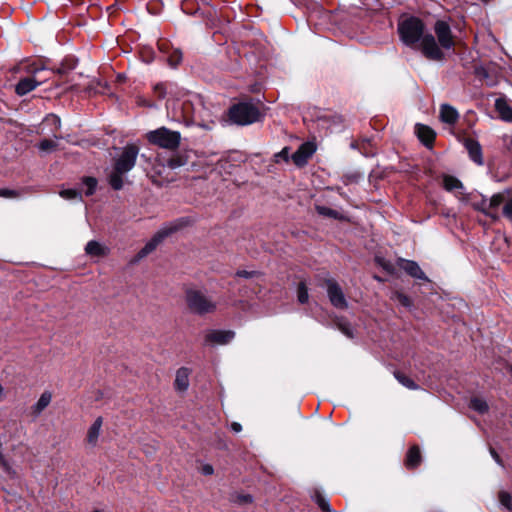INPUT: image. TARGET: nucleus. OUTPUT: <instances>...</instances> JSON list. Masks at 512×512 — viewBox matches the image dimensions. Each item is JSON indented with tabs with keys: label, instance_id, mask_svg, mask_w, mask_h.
Instances as JSON below:
<instances>
[{
	"label": "nucleus",
	"instance_id": "15",
	"mask_svg": "<svg viewBox=\"0 0 512 512\" xmlns=\"http://www.w3.org/2000/svg\"><path fill=\"white\" fill-rule=\"evenodd\" d=\"M399 266L411 277L421 280H427L425 273L422 271L418 263H416L415 261L401 259L399 261Z\"/></svg>",
	"mask_w": 512,
	"mask_h": 512
},
{
	"label": "nucleus",
	"instance_id": "18",
	"mask_svg": "<svg viewBox=\"0 0 512 512\" xmlns=\"http://www.w3.org/2000/svg\"><path fill=\"white\" fill-rule=\"evenodd\" d=\"M495 109L499 117L506 122H512V107L506 98H498L495 100Z\"/></svg>",
	"mask_w": 512,
	"mask_h": 512
},
{
	"label": "nucleus",
	"instance_id": "24",
	"mask_svg": "<svg viewBox=\"0 0 512 512\" xmlns=\"http://www.w3.org/2000/svg\"><path fill=\"white\" fill-rule=\"evenodd\" d=\"M421 461L420 450L417 446H413L407 453L406 466L408 468H415Z\"/></svg>",
	"mask_w": 512,
	"mask_h": 512
},
{
	"label": "nucleus",
	"instance_id": "30",
	"mask_svg": "<svg viewBox=\"0 0 512 512\" xmlns=\"http://www.w3.org/2000/svg\"><path fill=\"white\" fill-rule=\"evenodd\" d=\"M60 196L66 200H81V194L75 189H64L60 191Z\"/></svg>",
	"mask_w": 512,
	"mask_h": 512
},
{
	"label": "nucleus",
	"instance_id": "28",
	"mask_svg": "<svg viewBox=\"0 0 512 512\" xmlns=\"http://www.w3.org/2000/svg\"><path fill=\"white\" fill-rule=\"evenodd\" d=\"M230 500L238 505H246L250 504L253 501V497L250 494H233L231 495Z\"/></svg>",
	"mask_w": 512,
	"mask_h": 512
},
{
	"label": "nucleus",
	"instance_id": "39",
	"mask_svg": "<svg viewBox=\"0 0 512 512\" xmlns=\"http://www.w3.org/2000/svg\"><path fill=\"white\" fill-rule=\"evenodd\" d=\"M255 275L254 271L239 270L236 272V276L242 278H251Z\"/></svg>",
	"mask_w": 512,
	"mask_h": 512
},
{
	"label": "nucleus",
	"instance_id": "23",
	"mask_svg": "<svg viewBox=\"0 0 512 512\" xmlns=\"http://www.w3.org/2000/svg\"><path fill=\"white\" fill-rule=\"evenodd\" d=\"M443 187L445 190L449 192H454L456 190H462L463 184L462 182L454 176L444 175L443 176Z\"/></svg>",
	"mask_w": 512,
	"mask_h": 512
},
{
	"label": "nucleus",
	"instance_id": "10",
	"mask_svg": "<svg viewBox=\"0 0 512 512\" xmlns=\"http://www.w3.org/2000/svg\"><path fill=\"white\" fill-rule=\"evenodd\" d=\"M434 31L442 48L451 49L454 46L452 31L447 22L438 20L434 25Z\"/></svg>",
	"mask_w": 512,
	"mask_h": 512
},
{
	"label": "nucleus",
	"instance_id": "36",
	"mask_svg": "<svg viewBox=\"0 0 512 512\" xmlns=\"http://www.w3.org/2000/svg\"><path fill=\"white\" fill-rule=\"evenodd\" d=\"M503 214L512 222V199L508 200L503 206Z\"/></svg>",
	"mask_w": 512,
	"mask_h": 512
},
{
	"label": "nucleus",
	"instance_id": "3",
	"mask_svg": "<svg viewBox=\"0 0 512 512\" xmlns=\"http://www.w3.org/2000/svg\"><path fill=\"white\" fill-rule=\"evenodd\" d=\"M398 32L400 35L401 41L409 46L415 47L424 34V24L423 22L416 18L410 17L402 20L398 25Z\"/></svg>",
	"mask_w": 512,
	"mask_h": 512
},
{
	"label": "nucleus",
	"instance_id": "43",
	"mask_svg": "<svg viewBox=\"0 0 512 512\" xmlns=\"http://www.w3.org/2000/svg\"><path fill=\"white\" fill-rule=\"evenodd\" d=\"M48 119H50V120H51V122H52L55 126H57L58 128H60V126H61V120H60V118H59L58 116H56V115H53V114H52V115H50V116L48 117Z\"/></svg>",
	"mask_w": 512,
	"mask_h": 512
},
{
	"label": "nucleus",
	"instance_id": "46",
	"mask_svg": "<svg viewBox=\"0 0 512 512\" xmlns=\"http://www.w3.org/2000/svg\"><path fill=\"white\" fill-rule=\"evenodd\" d=\"M45 72H48V73H50V74H51V73H53V72H54V70H51V69H47V68H46V71H45ZM55 72H56V73H58V74H63V73H65V68H64V67L58 68L57 70H55Z\"/></svg>",
	"mask_w": 512,
	"mask_h": 512
},
{
	"label": "nucleus",
	"instance_id": "44",
	"mask_svg": "<svg viewBox=\"0 0 512 512\" xmlns=\"http://www.w3.org/2000/svg\"><path fill=\"white\" fill-rule=\"evenodd\" d=\"M398 299L401 302V304H403L404 306H409L410 305V300H409V298L407 296L399 294L398 295Z\"/></svg>",
	"mask_w": 512,
	"mask_h": 512
},
{
	"label": "nucleus",
	"instance_id": "31",
	"mask_svg": "<svg viewBox=\"0 0 512 512\" xmlns=\"http://www.w3.org/2000/svg\"><path fill=\"white\" fill-rule=\"evenodd\" d=\"M83 185L85 187V194L87 196H90L94 193L96 189L97 181L95 178L87 177L83 180Z\"/></svg>",
	"mask_w": 512,
	"mask_h": 512
},
{
	"label": "nucleus",
	"instance_id": "17",
	"mask_svg": "<svg viewBox=\"0 0 512 512\" xmlns=\"http://www.w3.org/2000/svg\"><path fill=\"white\" fill-rule=\"evenodd\" d=\"M415 132L419 138V140L426 146H429L433 143L435 139V132L429 126L423 124H416Z\"/></svg>",
	"mask_w": 512,
	"mask_h": 512
},
{
	"label": "nucleus",
	"instance_id": "9",
	"mask_svg": "<svg viewBox=\"0 0 512 512\" xmlns=\"http://www.w3.org/2000/svg\"><path fill=\"white\" fill-rule=\"evenodd\" d=\"M327 294L331 304L338 309H345L348 306L345 295L341 287L334 280H327Z\"/></svg>",
	"mask_w": 512,
	"mask_h": 512
},
{
	"label": "nucleus",
	"instance_id": "42",
	"mask_svg": "<svg viewBox=\"0 0 512 512\" xmlns=\"http://www.w3.org/2000/svg\"><path fill=\"white\" fill-rule=\"evenodd\" d=\"M490 454L498 465L503 466V462H502L500 456L493 448H490Z\"/></svg>",
	"mask_w": 512,
	"mask_h": 512
},
{
	"label": "nucleus",
	"instance_id": "25",
	"mask_svg": "<svg viewBox=\"0 0 512 512\" xmlns=\"http://www.w3.org/2000/svg\"><path fill=\"white\" fill-rule=\"evenodd\" d=\"M470 408L483 414L488 411V404L483 398L473 397L470 400Z\"/></svg>",
	"mask_w": 512,
	"mask_h": 512
},
{
	"label": "nucleus",
	"instance_id": "45",
	"mask_svg": "<svg viewBox=\"0 0 512 512\" xmlns=\"http://www.w3.org/2000/svg\"><path fill=\"white\" fill-rule=\"evenodd\" d=\"M231 429H232L234 432L238 433V432H240V431L242 430V426H241V424H240V423H238V422H233V423L231 424Z\"/></svg>",
	"mask_w": 512,
	"mask_h": 512
},
{
	"label": "nucleus",
	"instance_id": "41",
	"mask_svg": "<svg viewBox=\"0 0 512 512\" xmlns=\"http://www.w3.org/2000/svg\"><path fill=\"white\" fill-rule=\"evenodd\" d=\"M201 472L204 475H212L213 472H214V469H213V467L210 464H205V465L202 466Z\"/></svg>",
	"mask_w": 512,
	"mask_h": 512
},
{
	"label": "nucleus",
	"instance_id": "20",
	"mask_svg": "<svg viewBox=\"0 0 512 512\" xmlns=\"http://www.w3.org/2000/svg\"><path fill=\"white\" fill-rule=\"evenodd\" d=\"M102 424H103L102 417H97L87 431L86 440H87L88 444H90L93 447L97 445V442H98V439L100 436V432H101V428H102Z\"/></svg>",
	"mask_w": 512,
	"mask_h": 512
},
{
	"label": "nucleus",
	"instance_id": "19",
	"mask_svg": "<svg viewBox=\"0 0 512 512\" xmlns=\"http://www.w3.org/2000/svg\"><path fill=\"white\" fill-rule=\"evenodd\" d=\"M52 393L50 391H44L38 401L31 407V412L34 418H37L51 403Z\"/></svg>",
	"mask_w": 512,
	"mask_h": 512
},
{
	"label": "nucleus",
	"instance_id": "2",
	"mask_svg": "<svg viewBox=\"0 0 512 512\" xmlns=\"http://www.w3.org/2000/svg\"><path fill=\"white\" fill-rule=\"evenodd\" d=\"M185 298L187 307L193 314L202 316L214 313L217 309L216 301L201 290L189 289Z\"/></svg>",
	"mask_w": 512,
	"mask_h": 512
},
{
	"label": "nucleus",
	"instance_id": "6",
	"mask_svg": "<svg viewBox=\"0 0 512 512\" xmlns=\"http://www.w3.org/2000/svg\"><path fill=\"white\" fill-rule=\"evenodd\" d=\"M149 143L164 149L175 150L179 147L181 134L178 131L160 127L146 134Z\"/></svg>",
	"mask_w": 512,
	"mask_h": 512
},
{
	"label": "nucleus",
	"instance_id": "26",
	"mask_svg": "<svg viewBox=\"0 0 512 512\" xmlns=\"http://www.w3.org/2000/svg\"><path fill=\"white\" fill-rule=\"evenodd\" d=\"M394 376L398 380V382L401 383L406 388L411 389V390L418 389V385L408 376H406L400 372H395Z\"/></svg>",
	"mask_w": 512,
	"mask_h": 512
},
{
	"label": "nucleus",
	"instance_id": "1",
	"mask_svg": "<svg viewBox=\"0 0 512 512\" xmlns=\"http://www.w3.org/2000/svg\"><path fill=\"white\" fill-rule=\"evenodd\" d=\"M139 149L134 144H128L122 148L121 153L115 158L111 173L108 176L109 184L114 190H120L124 184V176L135 166Z\"/></svg>",
	"mask_w": 512,
	"mask_h": 512
},
{
	"label": "nucleus",
	"instance_id": "33",
	"mask_svg": "<svg viewBox=\"0 0 512 512\" xmlns=\"http://www.w3.org/2000/svg\"><path fill=\"white\" fill-rule=\"evenodd\" d=\"M39 149L43 152H49L57 147V143L54 140L43 139L38 145Z\"/></svg>",
	"mask_w": 512,
	"mask_h": 512
},
{
	"label": "nucleus",
	"instance_id": "34",
	"mask_svg": "<svg viewBox=\"0 0 512 512\" xmlns=\"http://www.w3.org/2000/svg\"><path fill=\"white\" fill-rule=\"evenodd\" d=\"M185 164H186V160L183 157H181V156L171 157L167 161V166L170 169H176V168H179L181 166H184Z\"/></svg>",
	"mask_w": 512,
	"mask_h": 512
},
{
	"label": "nucleus",
	"instance_id": "22",
	"mask_svg": "<svg viewBox=\"0 0 512 512\" xmlns=\"http://www.w3.org/2000/svg\"><path fill=\"white\" fill-rule=\"evenodd\" d=\"M504 201L502 194H495L489 200L484 199L482 201L481 210L486 214H490L489 210L499 207Z\"/></svg>",
	"mask_w": 512,
	"mask_h": 512
},
{
	"label": "nucleus",
	"instance_id": "12",
	"mask_svg": "<svg viewBox=\"0 0 512 512\" xmlns=\"http://www.w3.org/2000/svg\"><path fill=\"white\" fill-rule=\"evenodd\" d=\"M235 333L230 330H212L207 333L205 340L216 345H225L233 340Z\"/></svg>",
	"mask_w": 512,
	"mask_h": 512
},
{
	"label": "nucleus",
	"instance_id": "4",
	"mask_svg": "<svg viewBox=\"0 0 512 512\" xmlns=\"http://www.w3.org/2000/svg\"><path fill=\"white\" fill-rule=\"evenodd\" d=\"M188 219L181 218L162 227L153 238L137 253L136 259L141 260L153 252L156 247L169 235L180 230L188 224Z\"/></svg>",
	"mask_w": 512,
	"mask_h": 512
},
{
	"label": "nucleus",
	"instance_id": "7",
	"mask_svg": "<svg viewBox=\"0 0 512 512\" xmlns=\"http://www.w3.org/2000/svg\"><path fill=\"white\" fill-rule=\"evenodd\" d=\"M31 76L21 79L15 87V92L19 96H24L29 92L33 91L39 85L45 83L49 76H42V73L46 71V67L44 66H35L32 65L30 67Z\"/></svg>",
	"mask_w": 512,
	"mask_h": 512
},
{
	"label": "nucleus",
	"instance_id": "27",
	"mask_svg": "<svg viewBox=\"0 0 512 512\" xmlns=\"http://www.w3.org/2000/svg\"><path fill=\"white\" fill-rule=\"evenodd\" d=\"M336 326L348 338L354 337L353 328L346 320L337 319Z\"/></svg>",
	"mask_w": 512,
	"mask_h": 512
},
{
	"label": "nucleus",
	"instance_id": "8",
	"mask_svg": "<svg viewBox=\"0 0 512 512\" xmlns=\"http://www.w3.org/2000/svg\"><path fill=\"white\" fill-rule=\"evenodd\" d=\"M419 42L421 51L426 58L434 61L443 59L444 54L432 34H425Z\"/></svg>",
	"mask_w": 512,
	"mask_h": 512
},
{
	"label": "nucleus",
	"instance_id": "38",
	"mask_svg": "<svg viewBox=\"0 0 512 512\" xmlns=\"http://www.w3.org/2000/svg\"><path fill=\"white\" fill-rule=\"evenodd\" d=\"M0 196L6 197V198H11V197L17 196V193L14 190L0 189Z\"/></svg>",
	"mask_w": 512,
	"mask_h": 512
},
{
	"label": "nucleus",
	"instance_id": "13",
	"mask_svg": "<svg viewBox=\"0 0 512 512\" xmlns=\"http://www.w3.org/2000/svg\"><path fill=\"white\" fill-rule=\"evenodd\" d=\"M439 118L443 123L453 126L459 120V112L455 107L444 103L440 105Z\"/></svg>",
	"mask_w": 512,
	"mask_h": 512
},
{
	"label": "nucleus",
	"instance_id": "37",
	"mask_svg": "<svg viewBox=\"0 0 512 512\" xmlns=\"http://www.w3.org/2000/svg\"><path fill=\"white\" fill-rule=\"evenodd\" d=\"M275 157L277 158V161H279V159H283L285 162H287L289 160V148L284 147L279 153L275 155Z\"/></svg>",
	"mask_w": 512,
	"mask_h": 512
},
{
	"label": "nucleus",
	"instance_id": "29",
	"mask_svg": "<svg viewBox=\"0 0 512 512\" xmlns=\"http://www.w3.org/2000/svg\"><path fill=\"white\" fill-rule=\"evenodd\" d=\"M297 297H298V301L301 304H305L308 302V299H309L308 289L304 282H300L298 285Z\"/></svg>",
	"mask_w": 512,
	"mask_h": 512
},
{
	"label": "nucleus",
	"instance_id": "16",
	"mask_svg": "<svg viewBox=\"0 0 512 512\" xmlns=\"http://www.w3.org/2000/svg\"><path fill=\"white\" fill-rule=\"evenodd\" d=\"M191 370L187 367H181L176 371L174 386L175 389L184 392L189 387V376Z\"/></svg>",
	"mask_w": 512,
	"mask_h": 512
},
{
	"label": "nucleus",
	"instance_id": "21",
	"mask_svg": "<svg viewBox=\"0 0 512 512\" xmlns=\"http://www.w3.org/2000/svg\"><path fill=\"white\" fill-rule=\"evenodd\" d=\"M86 254L94 257H104L109 254V248L102 245L98 241L91 240L86 244Z\"/></svg>",
	"mask_w": 512,
	"mask_h": 512
},
{
	"label": "nucleus",
	"instance_id": "35",
	"mask_svg": "<svg viewBox=\"0 0 512 512\" xmlns=\"http://www.w3.org/2000/svg\"><path fill=\"white\" fill-rule=\"evenodd\" d=\"M316 209L320 215L335 218V219L339 218V213L336 210H333L331 208H328L325 206H317Z\"/></svg>",
	"mask_w": 512,
	"mask_h": 512
},
{
	"label": "nucleus",
	"instance_id": "48",
	"mask_svg": "<svg viewBox=\"0 0 512 512\" xmlns=\"http://www.w3.org/2000/svg\"><path fill=\"white\" fill-rule=\"evenodd\" d=\"M0 460H3V455L1 452H0Z\"/></svg>",
	"mask_w": 512,
	"mask_h": 512
},
{
	"label": "nucleus",
	"instance_id": "5",
	"mask_svg": "<svg viewBox=\"0 0 512 512\" xmlns=\"http://www.w3.org/2000/svg\"><path fill=\"white\" fill-rule=\"evenodd\" d=\"M230 120L238 125H249L259 120L260 111L252 102H241L229 109Z\"/></svg>",
	"mask_w": 512,
	"mask_h": 512
},
{
	"label": "nucleus",
	"instance_id": "47",
	"mask_svg": "<svg viewBox=\"0 0 512 512\" xmlns=\"http://www.w3.org/2000/svg\"><path fill=\"white\" fill-rule=\"evenodd\" d=\"M181 60V54L177 55V58L175 60L171 59V65L176 66Z\"/></svg>",
	"mask_w": 512,
	"mask_h": 512
},
{
	"label": "nucleus",
	"instance_id": "32",
	"mask_svg": "<svg viewBox=\"0 0 512 512\" xmlns=\"http://www.w3.org/2000/svg\"><path fill=\"white\" fill-rule=\"evenodd\" d=\"M499 502L506 509L512 510V497L508 492L501 491L499 493Z\"/></svg>",
	"mask_w": 512,
	"mask_h": 512
},
{
	"label": "nucleus",
	"instance_id": "14",
	"mask_svg": "<svg viewBox=\"0 0 512 512\" xmlns=\"http://www.w3.org/2000/svg\"><path fill=\"white\" fill-rule=\"evenodd\" d=\"M464 146L469 153L470 159L477 165H483L484 161L480 143L473 138H467L464 141Z\"/></svg>",
	"mask_w": 512,
	"mask_h": 512
},
{
	"label": "nucleus",
	"instance_id": "40",
	"mask_svg": "<svg viewBox=\"0 0 512 512\" xmlns=\"http://www.w3.org/2000/svg\"><path fill=\"white\" fill-rule=\"evenodd\" d=\"M318 504H319L320 508L323 511H325V512H330L331 511L330 505H329V503L325 499L319 498L318 499Z\"/></svg>",
	"mask_w": 512,
	"mask_h": 512
},
{
	"label": "nucleus",
	"instance_id": "11",
	"mask_svg": "<svg viewBox=\"0 0 512 512\" xmlns=\"http://www.w3.org/2000/svg\"><path fill=\"white\" fill-rule=\"evenodd\" d=\"M314 152V145L310 142H306L300 145V147L292 154L291 158L296 166L301 167L308 162Z\"/></svg>",
	"mask_w": 512,
	"mask_h": 512
}]
</instances>
